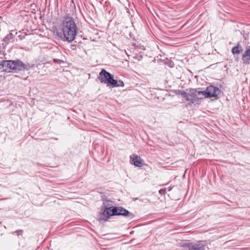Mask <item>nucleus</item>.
<instances>
[{
	"instance_id": "11",
	"label": "nucleus",
	"mask_w": 250,
	"mask_h": 250,
	"mask_svg": "<svg viewBox=\"0 0 250 250\" xmlns=\"http://www.w3.org/2000/svg\"><path fill=\"white\" fill-rule=\"evenodd\" d=\"M242 47L239 44H237L236 46L233 47L232 49V52L233 54H239L242 52Z\"/></svg>"
},
{
	"instance_id": "8",
	"label": "nucleus",
	"mask_w": 250,
	"mask_h": 250,
	"mask_svg": "<svg viewBox=\"0 0 250 250\" xmlns=\"http://www.w3.org/2000/svg\"><path fill=\"white\" fill-rule=\"evenodd\" d=\"M242 60L244 64L250 63V46L247 48L246 51L243 54Z\"/></svg>"
},
{
	"instance_id": "6",
	"label": "nucleus",
	"mask_w": 250,
	"mask_h": 250,
	"mask_svg": "<svg viewBox=\"0 0 250 250\" xmlns=\"http://www.w3.org/2000/svg\"><path fill=\"white\" fill-rule=\"evenodd\" d=\"M203 97H217L220 93V90L219 88L212 85H209L207 87L206 90L202 91Z\"/></svg>"
},
{
	"instance_id": "9",
	"label": "nucleus",
	"mask_w": 250,
	"mask_h": 250,
	"mask_svg": "<svg viewBox=\"0 0 250 250\" xmlns=\"http://www.w3.org/2000/svg\"><path fill=\"white\" fill-rule=\"evenodd\" d=\"M188 249L189 250H205V245L201 243L190 244Z\"/></svg>"
},
{
	"instance_id": "13",
	"label": "nucleus",
	"mask_w": 250,
	"mask_h": 250,
	"mask_svg": "<svg viewBox=\"0 0 250 250\" xmlns=\"http://www.w3.org/2000/svg\"><path fill=\"white\" fill-rule=\"evenodd\" d=\"M14 233H16L18 236H22L23 233V230L22 229H18V230H17L15 231L14 232H12L13 234H14Z\"/></svg>"
},
{
	"instance_id": "1",
	"label": "nucleus",
	"mask_w": 250,
	"mask_h": 250,
	"mask_svg": "<svg viewBox=\"0 0 250 250\" xmlns=\"http://www.w3.org/2000/svg\"><path fill=\"white\" fill-rule=\"evenodd\" d=\"M112 205L113 202L110 201H106L104 203L101 207L102 210L101 216L103 217L102 219L107 221L111 216L115 215L133 217V214L127 210L121 207H113Z\"/></svg>"
},
{
	"instance_id": "12",
	"label": "nucleus",
	"mask_w": 250,
	"mask_h": 250,
	"mask_svg": "<svg viewBox=\"0 0 250 250\" xmlns=\"http://www.w3.org/2000/svg\"><path fill=\"white\" fill-rule=\"evenodd\" d=\"M14 36V35L12 33H10L9 34H7V36L3 39V41L6 42V44L9 43L11 39H13Z\"/></svg>"
},
{
	"instance_id": "5",
	"label": "nucleus",
	"mask_w": 250,
	"mask_h": 250,
	"mask_svg": "<svg viewBox=\"0 0 250 250\" xmlns=\"http://www.w3.org/2000/svg\"><path fill=\"white\" fill-rule=\"evenodd\" d=\"M98 80L101 83H106L107 85H116L117 81L113 79V76L110 73L103 69L99 73L98 77Z\"/></svg>"
},
{
	"instance_id": "16",
	"label": "nucleus",
	"mask_w": 250,
	"mask_h": 250,
	"mask_svg": "<svg viewBox=\"0 0 250 250\" xmlns=\"http://www.w3.org/2000/svg\"><path fill=\"white\" fill-rule=\"evenodd\" d=\"M164 191H165V190L161 189L159 190V193L160 194H162V193H163L164 192Z\"/></svg>"
},
{
	"instance_id": "15",
	"label": "nucleus",
	"mask_w": 250,
	"mask_h": 250,
	"mask_svg": "<svg viewBox=\"0 0 250 250\" xmlns=\"http://www.w3.org/2000/svg\"><path fill=\"white\" fill-rule=\"evenodd\" d=\"M54 61L55 62H62V60H61L54 59Z\"/></svg>"
},
{
	"instance_id": "7",
	"label": "nucleus",
	"mask_w": 250,
	"mask_h": 250,
	"mask_svg": "<svg viewBox=\"0 0 250 250\" xmlns=\"http://www.w3.org/2000/svg\"><path fill=\"white\" fill-rule=\"evenodd\" d=\"M130 158L131 163L134 166L138 167H141L143 166V161L140 156L133 154L130 155Z\"/></svg>"
},
{
	"instance_id": "2",
	"label": "nucleus",
	"mask_w": 250,
	"mask_h": 250,
	"mask_svg": "<svg viewBox=\"0 0 250 250\" xmlns=\"http://www.w3.org/2000/svg\"><path fill=\"white\" fill-rule=\"evenodd\" d=\"M77 27L73 19L70 17L63 20V37L69 42L73 41L77 34Z\"/></svg>"
},
{
	"instance_id": "10",
	"label": "nucleus",
	"mask_w": 250,
	"mask_h": 250,
	"mask_svg": "<svg viewBox=\"0 0 250 250\" xmlns=\"http://www.w3.org/2000/svg\"><path fill=\"white\" fill-rule=\"evenodd\" d=\"M53 32L54 35H56L59 39H62V29L61 27H57L56 26L53 27Z\"/></svg>"
},
{
	"instance_id": "3",
	"label": "nucleus",
	"mask_w": 250,
	"mask_h": 250,
	"mask_svg": "<svg viewBox=\"0 0 250 250\" xmlns=\"http://www.w3.org/2000/svg\"><path fill=\"white\" fill-rule=\"evenodd\" d=\"M181 94L182 97L189 102V104H194L203 98L202 96V92L195 89H187V92L182 91Z\"/></svg>"
},
{
	"instance_id": "14",
	"label": "nucleus",
	"mask_w": 250,
	"mask_h": 250,
	"mask_svg": "<svg viewBox=\"0 0 250 250\" xmlns=\"http://www.w3.org/2000/svg\"><path fill=\"white\" fill-rule=\"evenodd\" d=\"M118 86H121V87L124 86V82L122 81H117V83L116 84V85H113V87H118Z\"/></svg>"
},
{
	"instance_id": "4",
	"label": "nucleus",
	"mask_w": 250,
	"mask_h": 250,
	"mask_svg": "<svg viewBox=\"0 0 250 250\" xmlns=\"http://www.w3.org/2000/svg\"><path fill=\"white\" fill-rule=\"evenodd\" d=\"M2 65L3 66L7 67L11 71L15 72L25 69H28L27 65L19 60L15 61H3Z\"/></svg>"
}]
</instances>
